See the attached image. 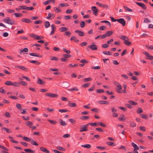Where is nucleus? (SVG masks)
<instances>
[{"instance_id": "nucleus-12", "label": "nucleus", "mask_w": 153, "mask_h": 153, "mask_svg": "<svg viewBox=\"0 0 153 153\" xmlns=\"http://www.w3.org/2000/svg\"><path fill=\"white\" fill-rule=\"evenodd\" d=\"M51 28L52 30L50 33V34L53 35L54 33V32L55 31L56 28V27L53 24H52L51 25Z\"/></svg>"}, {"instance_id": "nucleus-1", "label": "nucleus", "mask_w": 153, "mask_h": 153, "mask_svg": "<svg viewBox=\"0 0 153 153\" xmlns=\"http://www.w3.org/2000/svg\"><path fill=\"white\" fill-rule=\"evenodd\" d=\"M120 38L123 40V43L125 45L129 46L131 45V42L128 41V38L127 36H121L120 37Z\"/></svg>"}, {"instance_id": "nucleus-23", "label": "nucleus", "mask_w": 153, "mask_h": 153, "mask_svg": "<svg viewBox=\"0 0 153 153\" xmlns=\"http://www.w3.org/2000/svg\"><path fill=\"white\" fill-rule=\"evenodd\" d=\"M99 104H109L108 102L107 101L104 100H100L98 102Z\"/></svg>"}, {"instance_id": "nucleus-36", "label": "nucleus", "mask_w": 153, "mask_h": 153, "mask_svg": "<svg viewBox=\"0 0 153 153\" xmlns=\"http://www.w3.org/2000/svg\"><path fill=\"white\" fill-rule=\"evenodd\" d=\"M92 80V79L91 78L88 77V78H85L83 80L84 82H87L91 81Z\"/></svg>"}, {"instance_id": "nucleus-40", "label": "nucleus", "mask_w": 153, "mask_h": 153, "mask_svg": "<svg viewBox=\"0 0 153 153\" xmlns=\"http://www.w3.org/2000/svg\"><path fill=\"white\" fill-rule=\"evenodd\" d=\"M56 149L57 150H59L60 151H65V149L64 148H62V147H61L59 146H57L56 147Z\"/></svg>"}, {"instance_id": "nucleus-27", "label": "nucleus", "mask_w": 153, "mask_h": 153, "mask_svg": "<svg viewBox=\"0 0 153 153\" xmlns=\"http://www.w3.org/2000/svg\"><path fill=\"white\" fill-rule=\"evenodd\" d=\"M32 123L30 121H28L27 122H26L25 123V125L26 126H29L30 128H31V126H32Z\"/></svg>"}, {"instance_id": "nucleus-9", "label": "nucleus", "mask_w": 153, "mask_h": 153, "mask_svg": "<svg viewBox=\"0 0 153 153\" xmlns=\"http://www.w3.org/2000/svg\"><path fill=\"white\" fill-rule=\"evenodd\" d=\"M117 22L122 25L123 26L125 25L126 22L124 19L123 18L118 19Z\"/></svg>"}, {"instance_id": "nucleus-8", "label": "nucleus", "mask_w": 153, "mask_h": 153, "mask_svg": "<svg viewBox=\"0 0 153 153\" xmlns=\"http://www.w3.org/2000/svg\"><path fill=\"white\" fill-rule=\"evenodd\" d=\"M135 3L138 5L140 7L144 10H146L147 8L146 5L144 3L138 2H136Z\"/></svg>"}, {"instance_id": "nucleus-18", "label": "nucleus", "mask_w": 153, "mask_h": 153, "mask_svg": "<svg viewBox=\"0 0 153 153\" xmlns=\"http://www.w3.org/2000/svg\"><path fill=\"white\" fill-rule=\"evenodd\" d=\"M40 149L41 151L46 153H50V152L48 150L43 147H40Z\"/></svg>"}, {"instance_id": "nucleus-42", "label": "nucleus", "mask_w": 153, "mask_h": 153, "mask_svg": "<svg viewBox=\"0 0 153 153\" xmlns=\"http://www.w3.org/2000/svg\"><path fill=\"white\" fill-rule=\"evenodd\" d=\"M123 87L124 88V90L122 91H121L122 92L124 93H127V92L126 91V88H127V86L126 84H124L123 85Z\"/></svg>"}, {"instance_id": "nucleus-3", "label": "nucleus", "mask_w": 153, "mask_h": 153, "mask_svg": "<svg viewBox=\"0 0 153 153\" xmlns=\"http://www.w3.org/2000/svg\"><path fill=\"white\" fill-rule=\"evenodd\" d=\"M114 83L117 85L116 91L117 93L120 94L122 93V92L120 91L122 89V87L120 84L117 82H115Z\"/></svg>"}, {"instance_id": "nucleus-49", "label": "nucleus", "mask_w": 153, "mask_h": 153, "mask_svg": "<svg viewBox=\"0 0 153 153\" xmlns=\"http://www.w3.org/2000/svg\"><path fill=\"white\" fill-rule=\"evenodd\" d=\"M85 25V23L84 22L82 21L80 23V26L81 27H83Z\"/></svg>"}, {"instance_id": "nucleus-30", "label": "nucleus", "mask_w": 153, "mask_h": 153, "mask_svg": "<svg viewBox=\"0 0 153 153\" xmlns=\"http://www.w3.org/2000/svg\"><path fill=\"white\" fill-rule=\"evenodd\" d=\"M47 120L51 124L54 125L57 123V122L56 121L52 120L50 119H48Z\"/></svg>"}, {"instance_id": "nucleus-60", "label": "nucleus", "mask_w": 153, "mask_h": 153, "mask_svg": "<svg viewBox=\"0 0 153 153\" xmlns=\"http://www.w3.org/2000/svg\"><path fill=\"white\" fill-rule=\"evenodd\" d=\"M71 123L75 124V120L72 119H69L68 120Z\"/></svg>"}, {"instance_id": "nucleus-61", "label": "nucleus", "mask_w": 153, "mask_h": 153, "mask_svg": "<svg viewBox=\"0 0 153 153\" xmlns=\"http://www.w3.org/2000/svg\"><path fill=\"white\" fill-rule=\"evenodd\" d=\"M51 60H52L57 61L58 60V58L55 56H53L51 59Z\"/></svg>"}, {"instance_id": "nucleus-50", "label": "nucleus", "mask_w": 153, "mask_h": 153, "mask_svg": "<svg viewBox=\"0 0 153 153\" xmlns=\"http://www.w3.org/2000/svg\"><path fill=\"white\" fill-rule=\"evenodd\" d=\"M16 108L19 110H21L22 106L19 103L16 104Z\"/></svg>"}, {"instance_id": "nucleus-51", "label": "nucleus", "mask_w": 153, "mask_h": 153, "mask_svg": "<svg viewBox=\"0 0 153 153\" xmlns=\"http://www.w3.org/2000/svg\"><path fill=\"white\" fill-rule=\"evenodd\" d=\"M103 53L105 55H111L112 54V53H111V52L110 51H104L103 52Z\"/></svg>"}, {"instance_id": "nucleus-62", "label": "nucleus", "mask_w": 153, "mask_h": 153, "mask_svg": "<svg viewBox=\"0 0 153 153\" xmlns=\"http://www.w3.org/2000/svg\"><path fill=\"white\" fill-rule=\"evenodd\" d=\"M70 137V135L68 134H64L63 137L64 138H66Z\"/></svg>"}, {"instance_id": "nucleus-21", "label": "nucleus", "mask_w": 153, "mask_h": 153, "mask_svg": "<svg viewBox=\"0 0 153 153\" xmlns=\"http://www.w3.org/2000/svg\"><path fill=\"white\" fill-rule=\"evenodd\" d=\"M29 55L30 56H35L37 57H42V56L39 55H38L36 53H30Z\"/></svg>"}, {"instance_id": "nucleus-24", "label": "nucleus", "mask_w": 153, "mask_h": 153, "mask_svg": "<svg viewBox=\"0 0 153 153\" xmlns=\"http://www.w3.org/2000/svg\"><path fill=\"white\" fill-rule=\"evenodd\" d=\"M81 146L82 147L86 148L87 149H90L91 148V146L89 144H87L85 145H82Z\"/></svg>"}, {"instance_id": "nucleus-57", "label": "nucleus", "mask_w": 153, "mask_h": 153, "mask_svg": "<svg viewBox=\"0 0 153 153\" xmlns=\"http://www.w3.org/2000/svg\"><path fill=\"white\" fill-rule=\"evenodd\" d=\"M143 112V110L140 108H138L137 112L138 114H140Z\"/></svg>"}, {"instance_id": "nucleus-4", "label": "nucleus", "mask_w": 153, "mask_h": 153, "mask_svg": "<svg viewBox=\"0 0 153 153\" xmlns=\"http://www.w3.org/2000/svg\"><path fill=\"white\" fill-rule=\"evenodd\" d=\"M4 84L7 85H12L16 87L19 86V83L17 82H12L10 81H7Z\"/></svg>"}, {"instance_id": "nucleus-17", "label": "nucleus", "mask_w": 153, "mask_h": 153, "mask_svg": "<svg viewBox=\"0 0 153 153\" xmlns=\"http://www.w3.org/2000/svg\"><path fill=\"white\" fill-rule=\"evenodd\" d=\"M83 127L80 128V129L79 131L80 132H83L84 131H88V129H87V127H86L85 125H83Z\"/></svg>"}, {"instance_id": "nucleus-13", "label": "nucleus", "mask_w": 153, "mask_h": 153, "mask_svg": "<svg viewBox=\"0 0 153 153\" xmlns=\"http://www.w3.org/2000/svg\"><path fill=\"white\" fill-rule=\"evenodd\" d=\"M37 81V83L38 84L43 85H44L45 82L44 81L41 79L39 78L38 77Z\"/></svg>"}, {"instance_id": "nucleus-56", "label": "nucleus", "mask_w": 153, "mask_h": 153, "mask_svg": "<svg viewBox=\"0 0 153 153\" xmlns=\"http://www.w3.org/2000/svg\"><path fill=\"white\" fill-rule=\"evenodd\" d=\"M88 48H97V46L95 45L92 44L88 46Z\"/></svg>"}, {"instance_id": "nucleus-63", "label": "nucleus", "mask_w": 153, "mask_h": 153, "mask_svg": "<svg viewBox=\"0 0 153 153\" xmlns=\"http://www.w3.org/2000/svg\"><path fill=\"white\" fill-rule=\"evenodd\" d=\"M68 111L67 109H60L59 110V111L61 113L65 112Z\"/></svg>"}, {"instance_id": "nucleus-54", "label": "nucleus", "mask_w": 153, "mask_h": 153, "mask_svg": "<svg viewBox=\"0 0 153 153\" xmlns=\"http://www.w3.org/2000/svg\"><path fill=\"white\" fill-rule=\"evenodd\" d=\"M89 118V117L87 116H82L81 117L80 119L82 120H87Z\"/></svg>"}, {"instance_id": "nucleus-48", "label": "nucleus", "mask_w": 153, "mask_h": 153, "mask_svg": "<svg viewBox=\"0 0 153 153\" xmlns=\"http://www.w3.org/2000/svg\"><path fill=\"white\" fill-rule=\"evenodd\" d=\"M128 102L129 104L133 105H136L137 104V103L136 102L131 100L128 101Z\"/></svg>"}, {"instance_id": "nucleus-33", "label": "nucleus", "mask_w": 153, "mask_h": 153, "mask_svg": "<svg viewBox=\"0 0 153 153\" xmlns=\"http://www.w3.org/2000/svg\"><path fill=\"white\" fill-rule=\"evenodd\" d=\"M97 125H98L99 126H100L102 127H106V125L104 124V123L101 122H98L97 123Z\"/></svg>"}, {"instance_id": "nucleus-44", "label": "nucleus", "mask_w": 153, "mask_h": 153, "mask_svg": "<svg viewBox=\"0 0 153 153\" xmlns=\"http://www.w3.org/2000/svg\"><path fill=\"white\" fill-rule=\"evenodd\" d=\"M23 139L27 142H30L31 140V139H30L27 137L25 136L23 137Z\"/></svg>"}, {"instance_id": "nucleus-25", "label": "nucleus", "mask_w": 153, "mask_h": 153, "mask_svg": "<svg viewBox=\"0 0 153 153\" xmlns=\"http://www.w3.org/2000/svg\"><path fill=\"white\" fill-rule=\"evenodd\" d=\"M2 129L4 131H6L8 133H11L12 132L11 131H10L9 129L5 127L3 128Z\"/></svg>"}, {"instance_id": "nucleus-15", "label": "nucleus", "mask_w": 153, "mask_h": 153, "mask_svg": "<svg viewBox=\"0 0 153 153\" xmlns=\"http://www.w3.org/2000/svg\"><path fill=\"white\" fill-rule=\"evenodd\" d=\"M75 33H78V35L80 36H83L84 35V33L82 31H80L79 30H76L75 31Z\"/></svg>"}, {"instance_id": "nucleus-34", "label": "nucleus", "mask_w": 153, "mask_h": 153, "mask_svg": "<svg viewBox=\"0 0 153 153\" xmlns=\"http://www.w3.org/2000/svg\"><path fill=\"white\" fill-rule=\"evenodd\" d=\"M123 7L126 11L132 12L133 11L132 9H130L126 6H123Z\"/></svg>"}, {"instance_id": "nucleus-41", "label": "nucleus", "mask_w": 153, "mask_h": 153, "mask_svg": "<svg viewBox=\"0 0 153 153\" xmlns=\"http://www.w3.org/2000/svg\"><path fill=\"white\" fill-rule=\"evenodd\" d=\"M28 51V48H24L22 50L20 51L19 53L21 54L24 52H27Z\"/></svg>"}, {"instance_id": "nucleus-52", "label": "nucleus", "mask_w": 153, "mask_h": 153, "mask_svg": "<svg viewBox=\"0 0 153 153\" xmlns=\"http://www.w3.org/2000/svg\"><path fill=\"white\" fill-rule=\"evenodd\" d=\"M130 126L131 127H134L136 126V124L135 123L133 122H131L130 123Z\"/></svg>"}, {"instance_id": "nucleus-10", "label": "nucleus", "mask_w": 153, "mask_h": 153, "mask_svg": "<svg viewBox=\"0 0 153 153\" xmlns=\"http://www.w3.org/2000/svg\"><path fill=\"white\" fill-rule=\"evenodd\" d=\"M96 4L97 5L99 6L100 7H102L104 8H106V9H108V6L106 4H102L100 3V2H97L96 3Z\"/></svg>"}, {"instance_id": "nucleus-5", "label": "nucleus", "mask_w": 153, "mask_h": 153, "mask_svg": "<svg viewBox=\"0 0 153 153\" xmlns=\"http://www.w3.org/2000/svg\"><path fill=\"white\" fill-rule=\"evenodd\" d=\"M71 55L70 54H64L63 55L64 58H62L60 59L61 60L62 62H66L68 61L67 58H70L71 57Z\"/></svg>"}, {"instance_id": "nucleus-26", "label": "nucleus", "mask_w": 153, "mask_h": 153, "mask_svg": "<svg viewBox=\"0 0 153 153\" xmlns=\"http://www.w3.org/2000/svg\"><path fill=\"white\" fill-rule=\"evenodd\" d=\"M59 30L61 32H64L67 31L68 30V28L66 27H63L60 28Z\"/></svg>"}, {"instance_id": "nucleus-11", "label": "nucleus", "mask_w": 153, "mask_h": 153, "mask_svg": "<svg viewBox=\"0 0 153 153\" xmlns=\"http://www.w3.org/2000/svg\"><path fill=\"white\" fill-rule=\"evenodd\" d=\"M45 95L46 96L50 97L52 98H56L58 97V96L56 94H54L50 93H46Z\"/></svg>"}, {"instance_id": "nucleus-2", "label": "nucleus", "mask_w": 153, "mask_h": 153, "mask_svg": "<svg viewBox=\"0 0 153 153\" xmlns=\"http://www.w3.org/2000/svg\"><path fill=\"white\" fill-rule=\"evenodd\" d=\"M3 21L5 23H7L10 25H13L16 24L15 21L13 19H11L10 17H6L3 19Z\"/></svg>"}, {"instance_id": "nucleus-16", "label": "nucleus", "mask_w": 153, "mask_h": 153, "mask_svg": "<svg viewBox=\"0 0 153 153\" xmlns=\"http://www.w3.org/2000/svg\"><path fill=\"white\" fill-rule=\"evenodd\" d=\"M21 21L22 22L28 23L32 22V21L30 20L25 18H22Z\"/></svg>"}, {"instance_id": "nucleus-38", "label": "nucleus", "mask_w": 153, "mask_h": 153, "mask_svg": "<svg viewBox=\"0 0 153 153\" xmlns=\"http://www.w3.org/2000/svg\"><path fill=\"white\" fill-rule=\"evenodd\" d=\"M53 10L54 11L58 13L60 12L61 11V10H60L57 7H54L53 8Z\"/></svg>"}, {"instance_id": "nucleus-55", "label": "nucleus", "mask_w": 153, "mask_h": 153, "mask_svg": "<svg viewBox=\"0 0 153 153\" xmlns=\"http://www.w3.org/2000/svg\"><path fill=\"white\" fill-rule=\"evenodd\" d=\"M69 106L71 107H74L76 106V104L75 103H71L69 104Z\"/></svg>"}, {"instance_id": "nucleus-58", "label": "nucleus", "mask_w": 153, "mask_h": 153, "mask_svg": "<svg viewBox=\"0 0 153 153\" xmlns=\"http://www.w3.org/2000/svg\"><path fill=\"white\" fill-rule=\"evenodd\" d=\"M19 83V85L20 84H21V85H23V86H26L27 85V83L25 82H24V81H21L20 83Z\"/></svg>"}, {"instance_id": "nucleus-19", "label": "nucleus", "mask_w": 153, "mask_h": 153, "mask_svg": "<svg viewBox=\"0 0 153 153\" xmlns=\"http://www.w3.org/2000/svg\"><path fill=\"white\" fill-rule=\"evenodd\" d=\"M114 32L113 31H107L105 33V35H106V36H111L112 34Z\"/></svg>"}, {"instance_id": "nucleus-14", "label": "nucleus", "mask_w": 153, "mask_h": 153, "mask_svg": "<svg viewBox=\"0 0 153 153\" xmlns=\"http://www.w3.org/2000/svg\"><path fill=\"white\" fill-rule=\"evenodd\" d=\"M30 36L31 37L34 38L35 39L37 40L40 39H41V38L39 36L34 34H31L30 35Z\"/></svg>"}, {"instance_id": "nucleus-28", "label": "nucleus", "mask_w": 153, "mask_h": 153, "mask_svg": "<svg viewBox=\"0 0 153 153\" xmlns=\"http://www.w3.org/2000/svg\"><path fill=\"white\" fill-rule=\"evenodd\" d=\"M44 26L46 28H47L50 26V24L48 21H46L44 23Z\"/></svg>"}, {"instance_id": "nucleus-43", "label": "nucleus", "mask_w": 153, "mask_h": 153, "mask_svg": "<svg viewBox=\"0 0 153 153\" xmlns=\"http://www.w3.org/2000/svg\"><path fill=\"white\" fill-rule=\"evenodd\" d=\"M70 40H71V41L74 40V42H77L79 41L78 39H76L75 37H74V36L70 38Z\"/></svg>"}, {"instance_id": "nucleus-64", "label": "nucleus", "mask_w": 153, "mask_h": 153, "mask_svg": "<svg viewBox=\"0 0 153 153\" xmlns=\"http://www.w3.org/2000/svg\"><path fill=\"white\" fill-rule=\"evenodd\" d=\"M4 115L7 117H10V114L9 113L7 112H6L5 114Z\"/></svg>"}, {"instance_id": "nucleus-29", "label": "nucleus", "mask_w": 153, "mask_h": 153, "mask_svg": "<svg viewBox=\"0 0 153 153\" xmlns=\"http://www.w3.org/2000/svg\"><path fill=\"white\" fill-rule=\"evenodd\" d=\"M24 151L27 152H29V153H33L34 152V151L32 150L31 149H24Z\"/></svg>"}, {"instance_id": "nucleus-47", "label": "nucleus", "mask_w": 153, "mask_h": 153, "mask_svg": "<svg viewBox=\"0 0 153 153\" xmlns=\"http://www.w3.org/2000/svg\"><path fill=\"white\" fill-rule=\"evenodd\" d=\"M109 146H114V143L111 142H108L106 143Z\"/></svg>"}, {"instance_id": "nucleus-6", "label": "nucleus", "mask_w": 153, "mask_h": 153, "mask_svg": "<svg viewBox=\"0 0 153 153\" xmlns=\"http://www.w3.org/2000/svg\"><path fill=\"white\" fill-rule=\"evenodd\" d=\"M143 54L147 56L146 58L147 59H149L152 60L153 59V56L152 55H150L147 52L145 51H143L142 52Z\"/></svg>"}, {"instance_id": "nucleus-46", "label": "nucleus", "mask_w": 153, "mask_h": 153, "mask_svg": "<svg viewBox=\"0 0 153 153\" xmlns=\"http://www.w3.org/2000/svg\"><path fill=\"white\" fill-rule=\"evenodd\" d=\"M29 62H30L32 63H37V64L38 65H39L40 64V63L38 62L37 61H35V60H30L29 61Z\"/></svg>"}, {"instance_id": "nucleus-45", "label": "nucleus", "mask_w": 153, "mask_h": 153, "mask_svg": "<svg viewBox=\"0 0 153 153\" xmlns=\"http://www.w3.org/2000/svg\"><path fill=\"white\" fill-rule=\"evenodd\" d=\"M34 46H36V47H41V45L39 44H34L30 45V47H34Z\"/></svg>"}, {"instance_id": "nucleus-31", "label": "nucleus", "mask_w": 153, "mask_h": 153, "mask_svg": "<svg viewBox=\"0 0 153 153\" xmlns=\"http://www.w3.org/2000/svg\"><path fill=\"white\" fill-rule=\"evenodd\" d=\"M101 23H107L108 24V25L109 26V27H111V23H110V22L106 20H103L101 21Z\"/></svg>"}, {"instance_id": "nucleus-37", "label": "nucleus", "mask_w": 153, "mask_h": 153, "mask_svg": "<svg viewBox=\"0 0 153 153\" xmlns=\"http://www.w3.org/2000/svg\"><path fill=\"white\" fill-rule=\"evenodd\" d=\"M59 120L60 122V124L62 125V126H65L66 125V124L65 123V121H63V120L61 119H59Z\"/></svg>"}, {"instance_id": "nucleus-59", "label": "nucleus", "mask_w": 153, "mask_h": 153, "mask_svg": "<svg viewBox=\"0 0 153 153\" xmlns=\"http://www.w3.org/2000/svg\"><path fill=\"white\" fill-rule=\"evenodd\" d=\"M59 5L61 6L62 7L64 6H67L68 5V4L67 3L65 4L60 3L59 4Z\"/></svg>"}, {"instance_id": "nucleus-35", "label": "nucleus", "mask_w": 153, "mask_h": 153, "mask_svg": "<svg viewBox=\"0 0 153 153\" xmlns=\"http://www.w3.org/2000/svg\"><path fill=\"white\" fill-rule=\"evenodd\" d=\"M31 143L32 145L35 146H38V144L36 142L34 141L33 139H31Z\"/></svg>"}, {"instance_id": "nucleus-22", "label": "nucleus", "mask_w": 153, "mask_h": 153, "mask_svg": "<svg viewBox=\"0 0 153 153\" xmlns=\"http://www.w3.org/2000/svg\"><path fill=\"white\" fill-rule=\"evenodd\" d=\"M15 68H18L24 71H27V68H26L25 67L22 66H19V65H18V66H15Z\"/></svg>"}, {"instance_id": "nucleus-53", "label": "nucleus", "mask_w": 153, "mask_h": 153, "mask_svg": "<svg viewBox=\"0 0 153 153\" xmlns=\"http://www.w3.org/2000/svg\"><path fill=\"white\" fill-rule=\"evenodd\" d=\"M14 15L15 17H21L22 15V14H21V13H14Z\"/></svg>"}, {"instance_id": "nucleus-39", "label": "nucleus", "mask_w": 153, "mask_h": 153, "mask_svg": "<svg viewBox=\"0 0 153 153\" xmlns=\"http://www.w3.org/2000/svg\"><path fill=\"white\" fill-rule=\"evenodd\" d=\"M90 85V83H87L82 85L81 86L83 88H85L88 87Z\"/></svg>"}, {"instance_id": "nucleus-20", "label": "nucleus", "mask_w": 153, "mask_h": 153, "mask_svg": "<svg viewBox=\"0 0 153 153\" xmlns=\"http://www.w3.org/2000/svg\"><path fill=\"white\" fill-rule=\"evenodd\" d=\"M131 145L134 148V151H135L139 149V147L138 146H137L134 143H131Z\"/></svg>"}, {"instance_id": "nucleus-7", "label": "nucleus", "mask_w": 153, "mask_h": 153, "mask_svg": "<svg viewBox=\"0 0 153 153\" xmlns=\"http://www.w3.org/2000/svg\"><path fill=\"white\" fill-rule=\"evenodd\" d=\"M91 10L93 12V14L95 16H97L98 14V10L95 6L91 7Z\"/></svg>"}, {"instance_id": "nucleus-32", "label": "nucleus", "mask_w": 153, "mask_h": 153, "mask_svg": "<svg viewBox=\"0 0 153 153\" xmlns=\"http://www.w3.org/2000/svg\"><path fill=\"white\" fill-rule=\"evenodd\" d=\"M68 90L69 91H78L79 89L76 87H75L70 89H68Z\"/></svg>"}]
</instances>
